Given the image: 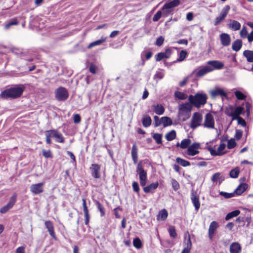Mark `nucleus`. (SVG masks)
<instances>
[{
    "label": "nucleus",
    "mask_w": 253,
    "mask_h": 253,
    "mask_svg": "<svg viewBox=\"0 0 253 253\" xmlns=\"http://www.w3.org/2000/svg\"><path fill=\"white\" fill-rule=\"evenodd\" d=\"M162 11L161 10L158 11L154 15L153 17V21L154 22H157L158 21L161 17L162 16Z\"/></svg>",
    "instance_id": "864d4df0"
},
{
    "label": "nucleus",
    "mask_w": 253,
    "mask_h": 253,
    "mask_svg": "<svg viewBox=\"0 0 253 253\" xmlns=\"http://www.w3.org/2000/svg\"><path fill=\"white\" fill-rule=\"evenodd\" d=\"M241 252V247L237 242H234L231 244L230 246V253H240Z\"/></svg>",
    "instance_id": "393cba45"
},
{
    "label": "nucleus",
    "mask_w": 253,
    "mask_h": 253,
    "mask_svg": "<svg viewBox=\"0 0 253 253\" xmlns=\"http://www.w3.org/2000/svg\"><path fill=\"white\" fill-rule=\"evenodd\" d=\"M174 95L175 97L181 100H184L186 99L187 97V95L186 94L178 91L174 92Z\"/></svg>",
    "instance_id": "c03bdc74"
},
{
    "label": "nucleus",
    "mask_w": 253,
    "mask_h": 253,
    "mask_svg": "<svg viewBox=\"0 0 253 253\" xmlns=\"http://www.w3.org/2000/svg\"><path fill=\"white\" fill-rule=\"evenodd\" d=\"M132 186L133 191L135 192L138 193L140 189L138 183L136 181H134L132 183Z\"/></svg>",
    "instance_id": "e2e57ef3"
},
{
    "label": "nucleus",
    "mask_w": 253,
    "mask_h": 253,
    "mask_svg": "<svg viewBox=\"0 0 253 253\" xmlns=\"http://www.w3.org/2000/svg\"><path fill=\"white\" fill-rule=\"evenodd\" d=\"M229 27L234 31L239 30L241 28V24L236 20H233L229 25Z\"/></svg>",
    "instance_id": "f704fd0d"
},
{
    "label": "nucleus",
    "mask_w": 253,
    "mask_h": 253,
    "mask_svg": "<svg viewBox=\"0 0 253 253\" xmlns=\"http://www.w3.org/2000/svg\"><path fill=\"white\" fill-rule=\"evenodd\" d=\"M191 143V140L190 139H184L182 140L180 143L177 142L176 144V147H180L181 149H185L188 148V147L190 145Z\"/></svg>",
    "instance_id": "a878e982"
},
{
    "label": "nucleus",
    "mask_w": 253,
    "mask_h": 253,
    "mask_svg": "<svg viewBox=\"0 0 253 253\" xmlns=\"http://www.w3.org/2000/svg\"><path fill=\"white\" fill-rule=\"evenodd\" d=\"M152 120L149 116L144 117L142 120V124L144 127H148L151 124Z\"/></svg>",
    "instance_id": "ea45409f"
},
{
    "label": "nucleus",
    "mask_w": 253,
    "mask_h": 253,
    "mask_svg": "<svg viewBox=\"0 0 253 253\" xmlns=\"http://www.w3.org/2000/svg\"><path fill=\"white\" fill-rule=\"evenodd\" d=\"M133 244L134 247L137 249H139L142 247V243L138 238H135L133 240Z\"/></svg>",
    "instance_id": "79ce46f5"
},
{
    "label": "nucleus",
    "mask_w": 253,
    "mask_h": 253,
    "mask_svg": "<svg viewBox=\"0 0 253 253\" xmlns=\"http://www.w3.org/2000/svg\"><path fill=\"white\" fill-rule=\"evenodd\" d=\"M164 42V38L162 36H160L157 39L155 44L157 46H160L163 44Z\"/></svg>",
    "instance_id": "6e6d98bb"
},
{
    "label": "nucleus",
    "mask_w": 253,
    "mask_h": 253,
    "mask_svg": "<svg viewBox=\"0 0 253 253\" xmlns=\"http://www.w3.org/2000/svg\"><path fill=\"white\" fill-rule=\"evenodd\" d=\"M240 213V211L239 210H235L230 212L226 215L225 217V220H228L234 217H236L238 216Z\"/></svg>",
    "instance_id": "e433bc0d"
},
{
    "label": "nucleus",
    "mask_w": 253,
    "mask_h": 253,
    "mask_svg": "<svg viewBox=\"0 0 253 253\" xmlns=\"http://www.w3.org/2000/svg\"><path fill=\"white\" fill-rule=\"evenodd\" d=\"M97 70V68L96 66H95V64H91L89 67V71L94 74L96 73V71Z\"/></svg>",
    "instance_id": "0e129e2a"
},
{
    "label": "nucleus",
    "mask_w": 253,
    "mask_h": 253,
    "mask_svg": "<svg viewBox=\"0 0 253 253\" xmlns=\"http://www.w3.org/2000/svg\"><path fill=\"white\" fill-rule=\"evenodd\" d=\"M136 172L139 175L140 184L141 186H144L147 181V172L142 168L141 162H139L137 167Z\"/></svg>",
    "instance_id": "39448f33"
},
{
    "label": "nucleus",
    "mask_w": 253,
    "mask_h": 253,
    "mask_svg": "<svg viewBox=\"0 0 253 253\" xmlns=\"http://www.w3.org/2000/svg\"><path fill=\"white\" fill-rule=\"evenodd\" d=\"M69 97V93L67 90L63 87L57 88L55 91V99L59 101H63L66 100Z\"/></svg>",
    "instance_id": "423d86ee"
},
{
    "label": "nucleus",
    "mask_w": 253,
    "mask_h": 253,
    "mask_svg": "<svg viewBox=\"0 0 253 253\" xmlns=\"http://www.w3.org/2000/svg\"><path fill=\"white\" fill-rule=\"evenodd\" d=\"M207 98V95L206 94L198 93L195 95H190L188 100L191 105L199 108L206 103Z\"/></svg>",
    "instance_id": "f03ea898"
},
{
    "label": "nucleus",
    "mask_w": 253,
    "mask_h": 253,
    "mask_svg": "<svg viewBox=\"0 0 253 253\" xmlns=\"http://www.w3.org/2000/svg\"><path fill=\"white\" fill-rule=\"evenodd\" d=\"M44 183L41 182L32 184L30 187V190L34 194L37 195L43 192Z\"/></svg>",
    "instance_id": "9b49d317"
},
{
    "label": "nucleus",
    "mask_w": 253,
    "mask_h": 253,
    "mask_svg": "<svg viewBox=\"0 0 253 253\" xmlns=\"http://www.w3.org/2000/svg\"><path fill=\"white\" fill-rule=\"evenodd\" d=\"M152 137L157 144L162 143V134L157 133H154L152 135Z\"/></svg>",
    "instance_id": "a18cd8bd"
},
{
    "label": "nucleus",
    "mask_w": 253,
    "mask_h": 253,
    "mask_svg": "<svg viewBox=\"0 0 253 253\" xmlns=\"http://www.w3.org/2000/svg\"><path fill=\"white\" fill-rule=\"evenodd\" d=\"M172 186L173 189L176 191L179 188V185L178 182L175 179H172L171 181Z\"/></svg>",
    "instance_id": "052dcab7"
},
{
    "label": "nucleus",
    "mask_w": 253,
    "mask_h": 253,
    "mask_svg": "<svg viewBox=\"0 0 253 253\" xmlns=\"http://www.w3.org/2000/svg\"><path fill=\"white\" fill-rule=\"evenodd\" d=\"M244 111V108L242 107L238 106L233 110L231 113L227 114L229 116L232 117V120H236L239 118V115L242 114Z\"/></svg>",
    "instance_id": "a211bd4d"
},
{
    "label": "nucleus",
    "mask_w": 253,
    "mask_h": 253,
    "mask_svg": "<svg viewBox=\"0 0 253 253\" xmlns=\"http://www.w3.org/2000/svg\"><path fill=\"white\" fill-rule=\"evenodd\" d=\"M137 153H138V149L137 148V146H136V144L134 143L133 144L132 149H131V157H138Z\"/></svg>",
    "instance_id": "603ef678"
},
{
    "label": "nucleus",
    "mask_w": 253,
    "mask_h": 253,
    "mask_svg": "<svg viewBox=\"0 0 253 253\" xmlns=\"http://www.w3.org/2000/svg\"><path fill=\"white\" fill-rule=\"evenodd\" d=\"M191 200L195 207V210L198 211L200 206L199 197L195 194H193L191 197Z\"/></svg>",
    "instance_id": "7c9ffc66"
},
{
    "label": "nucleus",
    "mask_w": 253,
    "mask_h": 253,
    "mask_svg": "<svg viewBox=\"0 0 253 253\" xmlns=\"http://www.w3.org/2000/svg\"><path fill=\"white\" fill-rule=\"evenodd\" d=\"M192 247V243L191 241L190 235H188L187 239H186V246L182 250L181 253H190V251Z\"/></svg>",
    "instance_id": "cd10ccee"
},
{
    "label": "nucleus",
    "mask_w": 253,
    "mask_h": 253,
    "mask_svg": "<svg viewBox=\"0 0 253 253\" xmlns=\"http://www.w3.org/2000/svg\"><path fill=\"white\" fill-rule=\"evenodd\" d=\"M172 52V51L171 49L167 48L165 50V52H161L158 53L155 56L156 61L157 62H159L164 59L169 58L170 57Z\"/></svg>",
    "instance_id": "f8f14e48"
},
{
    "label": "nucleus",
    "mask_w": 253,
    "mask_h": 253,
    "mask_svg": "<svg viewBox=\"0 0 253 253\" xmlns=\"http://www.w3.org/2000/svg\"><path fill=\"white\" fill-rule=\"evenodd\" d=\"M83 201V211L84 212V215L85 217V224L87 225L89 221L90 216L88 212V211L87 209V207L86 206V201L85 199H82Z\"/></svg>",
    "instance_id": "412c9836"
},
{
    "label": "nucleus",
    "mask_w": 253,
    "mask_h": 253,
    "mask_svg": "<svg viewBox=\"0 0 253 253\" xmlns=\"http://www.w3.org/2000/svg\"><path fill=\"white\" fill-rule=\"evenodd\" d=\"M159 186V183L156 182L152 183L150 185L143 187V191L146 193H153L155 189H156Z\"/></svg>",
    "instance_id": "4be33fe9"
},
{
    "label": "nucleus",
    "mask_w": 253,
    "mask_h": 253,
    "mask_svg": "<svg viewBox=\"0 0 253 253\" xmlns=\"http://www.w3.org/2000/svg\"><path fill=\"white\" fill-rule=\"evenodd\" d=\"M169 233L170 236L173 238H175L177 236V234L174 226H171L169 227Z\"/></svg>",
    "instance_id": "09e8293b"
},
{
    "label": "nucleus",
    "mask_w": 253,
    "mask_h": 253,
    "mask_svg": "<svg viewBox=\"0 0 253 253\" xmlns=\"http://www.w3.org/2000/svg\"><path fill=\"white\" fill-rule=\"evenodd\" d=\"M239 174V169L236 168L231 170L230 172V176L232 178H237Z\"/></svg>",
    "instance_id": "49530a36"
},
{
    "label": "nucleus",
    "mask_w": 253,
    "mask_h": 253,
    "mask_svg": "<svg viewBox=\"0 0 253 253\" xmlns=\"http://www.w3.org/2000/svg\"><path fill=\"white\" fill-rule=\"evenodd\" d=\"M187 52L185 50H181L179 54L178 58L177 59V61L181 62L183 61L186 57Z\"/></svg>",
    "instance_id": "de8ad7c7"
},
{
    "label": "nucleus",
    "mask_w": 253,
    "mask_h": 253,
    "mask_svg": "<svg viewBox=\"0 0 253 253\" xmlns=\"http://www.w3.org/2000/svg\"><path fill=\"white\" fill-rule=\"evenodd\" d=\"M106 40V39H101L98 40H97L96 41H94L93 42H91L89 43V44L88 45V48H91L93 46L100 45L102 44L103 42H104Z\"/></svg>",
    "instance_id": "58836bf2"
},
{
    "label": "nucleus",
    "mask_w": 253,
    "mask_h": 253,
    "mask_svg": "<svg viewBox=\"0 0 253 253\" xmlns=\"http://www.w3.org/2000/svg\"><path fill=\"white\" fill-rule=\"evenodd\" d=\"M219 194L225 198H230L234 195V193H229L224 192H220Z\"/></svg>",
    "instance_id": "bf43d9fd"
},
{
    "label": "nucleus",
    "mask_w": 253,
    "mask_h": 253,
    "mask_svg": "<svg viewBox=\"0 0 253 253\" xmlns=\"http://www.w3.org/2000/svg\"><path fill=\"white\" fill-rule=\"evenodd\" d=\"M211 180L213 182H215L217 181L218 180H221V181H222L223 178L220 176V173L219 172H216L212 175Z\"/></svg>",
    "instance_id": "8fccbe9b"
},
{
    "label": "nucleus",
    "mask_w": 253,
    "mask_h": 253,
    "mask_svg": "<svg viewBox=\"0 0 253 253\" xmlns=\"http://www.w3.org/2000/svg\"><path fill=\"white\" fill-rule=\"evenodd\" d=\"M45 136H46V143L48 144H50L51 143L50 137H52L51 136V133H50V131L48 130V131H45Z\"/></svg>",
    "instance_id": "13d9d810"
},
{
    "label": "nucleus",
    "mask_w": 253,
    "mask_h": 253,
    "mask_svg": "<svg viewBox=\"0 0 253 253\" xmlns=\"http://www.w3.org/2000/svg\"><path fill=\"white\" fill-rule=\"evenodd\" d=\"M171 120L168 117H163L161 118V124L166 127L172 125Z\"/></svg>",
    "instance_id": "c9c22d12"
},
{
    "label": "nucleus",
    "mask_w": 253,
    "mask_h": 253,
    "mask_svg": "<svg viewBox=\"0 0 253 253\" xmlns=\"http://www.w3.org/2000/svg\"><path fill=\"white\" fill-rule=\"evenodd\" d=\"M152 108L155 113L159 115H162L165 111L164 107L161 104L153 105Z\"/></svg>",
    "instance_id": "bb28decb"
},
{
    "label": "nucleus",
    "mask_w": 253,
    "mask_h": 253,
    "mask_svg": "<svg viewBox=\"0 0 253 253\" xmlns=\"http://www.w3.org/2000/svg\"><path fill=\"white\" fill-rule=\"evenodd\" d=\"M16 195L14 194L10 197L9 201L8 202L7 204L0 209V212L1 213H4L6 212L7 211H8L13 206V205L16 202Z\"/></svg>",
    "instance_id": "ddd939ff"
},
{
    "label": "nucleus",
    "mask_w": 253,
    "mask_h": 253,
    "mask_svg": "<svg viewBox=\"0 0 253 253\" xmlns=\"http://www.w3.org/2000/svg\"><path fill=\"white\" fill-rule=\"evenodd\" d=\"M42 154L44 157L45 158H51L52 157V154L50 150H43L42 151Z\"/></svg>",
    "instance_id": "69168bd1"
},
{
    "label": "nucleus",
    "mask_w": 253,
    "mask_h": 253,
    "mask_svg": "<svg viewBox=\"0 0 253 253\" xmlns=\"http://www.w3.org/2000/svg\"><path fill=\"white\" fill-rule=\"evenodd\" d=\"M19 24L18 21L15 18L12 19L10 21L8 22L7 23H6L5 26L4 28L5 29H9L11 26L13 25H17Z\"/></svg>",
    "instance_id": "37998d69"
},
{
    "label": "nucleus",
    "mask_w": 253,
    "mask_h": 253,
    "mask_svg": "<svg viewBox=\"0 0 253 253\" xmlns=\"http://www.w3.org/2000/svg\"><path fill=\"white\" fill-rule=\"evenodd\" d=\"M168 215V211L166 210L163 209L160 211L157 216V220H165L166 219Z\"/></svg>",
    "instance_id": "473e14b6"
},
{
    "label": "nucleus",
    "mask_w": 253,
    "mask_h": 253,
    "mask_svg": "<svg viewBox=\"0 0 253 253\" xmlns=\"http://www.w3.org/2000/svg\"><path fill=\"white\" fill-rule=\"evenodd\" d=\"M236 142L233 139H231L228 141L227 147L228 149H232L236 146Z\"/></svg>",
    "instance_id": "5fc2aeb1"
},
{
    "label": "nucleus",
    "mask_w": 253,
    "mask_h": 253,
    "mask_svg": "<svg viewBox=\"0 0 253 253\" xmlns=\"http://www.w3.org/2000/svg\"><path fill=\"white\" fill-rule=\"evenodd\" d=\"M248 187V186L247 184L242 183L238 186V187L235 190V192L238 195H241L247 190Z\"/></svg>",
    "instance_id": "c756f323"
},
{
    "label": "nucleus",
    "mask_w": 253,
    "mask_h": 253,
    "mask_svg": "<svg viewBox=\"0 0 253 253\" xmlns=\"http://www.w3.org/2000/svg\"><path fill=\"white\" fill-rule=\"evenodd\" d=\"M210 93L212 98H214L217 96L226 97L227 94L223 89L219 87H215L211 90Z\"/></svg>",
    "instance_id": "2eb2a0df"
},
{
    "label": "nucleus",
    "mask_w": 253,
    "mask_h": 253,
    "mask_svg": "<svg viewBox=\"0 0 253 253\" xmlns=\"http://www.w3.org/2000/svg\"><path fill=\"white\" fill-rule=\"evenodd\" d=\"M202 116L199 113H195L191 121L190 127L193 129L200 126L202 121Z\"/></svg>",
    "instance_id": "1a4fd4ad"
},
{
    "label": "nucleus",
    "mask_w": 253,
    "mask_h": 253,
    "mask_svg": "<svg viewBox=\"0 0 253 253\" xmlns=\"http://www.w3.org/2000/svg\"><path fill=\"white\" fill-rule=\"evenodd\" d=\"M230 10V6L229 5H225L222 9L219 16L215 18L214 25L217 26L222 22L226 17Z\"/></svg>",
    "instance_id": "6e6552de"
},
{
    "label": "nucleus",
    "mask_w": 253,
    "mask_h": 253,
    "mask_svg": "<svg viewBox=\"0 0 253 253\" xmlns=\"http://www.w3.org/2000/svg\"><path fill=\"white\" fill-rule=\"evenodd\" d=\"M11 51L13 54L18 56L25 54V52L24 51L23 49L19 47H12L11 48Z\"/></svg>",
    "instance_id": "72a5a7b5"
},
{
    "label": "nucleus",
    "mask_w": 253,
    "mask_h": 253,
    "mask_svg": "<svg viewBox=\"0 0 253 253\" xmlns=\"http://www.w3.org/2000/svg\"><path fill=\"white\" fill-rule=\"evenodd\" d=\"M176 161L177 163L179 164L183 167H187L190 166V163L188 161L179 157L176 159Z\"/></svg>",
    "instance_id": "a19ab883"
},
{
    "label": "nucleus",
    "mask_w": 253,
    "mask_h": 253,
    "mask_svg": "<svg viewBox=\"0 0 253 253\" xmlns=\"http://www.w3.org/2000/svg\"><path fill=\"white\" fill-rule=\"evenodd\" d=\"M97 208L100 212L101 216H103L105 215L104 208L103 206L99 202L97 203Z\"/></svg>",
    "instance_id": "4d7b16f0"
},
{
    "label": "nucleus",
    "mask_w": 253,
    "mask_h": 253,
    "mask_svg": "<svg viewBox=\"0 0 253 253\" xmlns=\"http://www.w3.org/2000/svg\"><path fill=\"white\" fill-rule=\"evenodd\" d=\"M192 105L190 103H185L178 106V116L183 121L187 120L190 116L192 110Z\"/></svg>",
    "instance_id": "7ed1b4c3"
},
{
    "label": "nucleus",
    "mask_w": 253,
    "mask_h": 253,
    "mask_svg": "<svg viewBox=\"0 0 253 253\" xmlns=\"http://www.w3.org/2000/svg\"><path fill=\"white\" fill-rule=\"evenodd\" d=\"M24 89L23 85H17L2 91L0 96L3 98H18L22 95Z\"/></svg>",
    "instance_id": "f257e3e1"
},
{
    "label": "nucleus",
    "mask_w": 253,
    "mask_h": 253,
    "mask_svg": "<svg viewBox=\"0 0 253 253\" xmlns=\"http://www.w3.org/2000/svg\"><path fill=\"white\" fill-rule=\"evenodd\" d=\"M203 126L208 128L213 129L214 128V120L211 114L208 113L206 115Z\"/></svg>",
    "instance_id": "9d476101"
},
{
    "label": "nucleus",
    "mask_w": 253,
    "mask_h": 253,
    "mask_svg": "<svg viewBox=\"0 0 253 253\" xmlns=\"http://www.w3.org/2000/svg\"><path fill=\"white\" fill-rule=\"evenodd\" d=\"M244 56L247 58L249 62H253V51L246 50L243 52Z\"/></svg>",
    "instance_id": "2f4dec72"
},
{
    "label": "nucleus",
    "mask_w": 253,
    "mask_h": 253,
    "mask_svg": "<svg viewBox=\"0 0 253 253\" xmlns=\"http://www.w3.org/2000/svg\"><path fill=\"white\" fill-rule=\"evenodd\" d=\"M180 3L179 0H173L169 2L166 3L162 8V10L164 11V14L168 15L170 13L172 10V8L179 5Z\"/></svg>",
    "instance_id": "0eeeda50"
},
{
    "label": "nucleus",
    "mask_w": 253,
    "mask_h": 253,
    "mask_svg": "<svg viewBox=\"0 0 253 253\" xmlns=\"http://www.w3.org/2000/svg\"><path fill=\"white\" fill-rule=\"evenodd\" d=\"M240 36L242 38H246L248 35V31L246 27H244L240 32Z\"/></svg>",
    "instance_id": "338daca9"
},
{
    "label": "nucleus",
    "mask_w": 253,
    "mask_h": 253,
    "mask_svg": "<svg viewBox=\"0 0 253 253\" xmlns=\"http://www.w3.org/2000/svg\"><path fill=\"white\" fill-rule=\"evenodd\" d=\"M242 136V131L240 130H236L235 137L237 140L241 139Z\"/></svg>",
    "instance_id": "774afa93"
},
{
    "label": "nucleus",
    "mask_w": 253,
    "mask_h": 253,
    "mask_svg": "<svg viewBox=\"0 0 253 253\" xmlns=\"http://www.w3.org/2000/svg\"><path fill=\"white\" fill-rule=\"evenodd\" d=\"M242 46V41L241 40H237L235 41L232 45V48L235 51H238Z\"/></svg>",
    "instance_id": "c85d7f7f"
},
{
    "label": "nucleus",
    "mask_w": 253,
    "mask_h": 253,
    "mask_svg": "<svg viewBox=\"0 0 253 253\" xmlns=\"http://www.w3.org/2000/svg\"><path fill=\"white\" fill-rule=\"evenodd\" d=\"M154 120L155 122V126L158 127L161 125V119H160L157 116L154 117Z\"/></svg>",
    "instance_id": "680f3d73"
},
{
    "label": "nucleus",
    "mask_w": 253,
    "mask_h": 253,
    "mask_svg": "<svg viewBox=\"0 0 253 253\" xmlns=\"http://www.w3.org/2000/svg\"><path fill=\"white\" fill-rule=\"evenodd\" d=\"M91 175L95 178H100V166L96 164H92L90 167Z\"/></svg>",
    "instance_id": "f3484780"
},
{
    "label": "nucleus",
    "mask_w": 253,
    "mask_h": 253,
    "mask_svg": "<svg viewBox=\"0 0 253 253\" xmlns=\"http://www.w3.org/2000/svg\"><path fill=\"white\" fill-rule=\"evenodd\" d=\"M225 144L222 143L220 144L217 150L213 149L211 147H209L208 150L212 156H220L224 154L223 151L225 149Z\"/></svg>",
    "instance_id": "dca6fc26"
},
{
    "label": "nucleus",
    "mask_w": 253,
    "mask_h": 253,
    "mask_svg": "<svg viewBox=\"0 0 253 253\" xmlns=\"http://www.w3.org/2000/svg\"><path fill=\"white\" fill-rule=\"evenodd\" d=\"M218 224L216 221H212L209 226L208 234L211 240H212L214 233L217 228Z\"/></svg>",
    "instance_id": "aec40b11"
},
{
    "label": "nucleus",
    "mask_w": 253,
    "mask_h": 253,
    "mask_svg": "<svg viewBox=\"0 0 253 253\" xmlns=\"http://www.w3.org/2000/svg\"><path fill=\"white\" fill-rule=\"evenodd\" d=\"M223 64H209L208 66L199 70L196 72V75L198 77H202L207 73L213 71L214 69H221L223 68Z\"/></svg>",
    "instance_id": "20e7f679"
},
{
    "label": "nucleus",
    "mask_w": 253,
    "mask_h": 253,
    "mask_svg": "<svg viewBox=\"0 0 253 253\" xmlns=\"http://www.w3.org/2000/svg\"><path fill=\"white\" fill-rule=\"evenodd\" d=\"M200 147V144L198 143H194L190 145L187 148V154L189 156H195L199 153L198 150Z\"/></svg>",
    "instance_id": "4468645a"
},
{
    "label": "nucleus",
    "mask_w": 253,
    "mask_h": 253,
    "mask_svg": "<svg viewBox=\"0 0 253 253\" xmlns=\"http://www.w3.org/2000/svg\"><path fill=\"white\" fill-rule=\"evenodd\" d=\"M235 95L237 98L239 100H244L246 98V96L244 95L242 92L237 90L235 92Z\"/></svg>",
    "instance_id": "3c124183"
},
{
    "label": "nucleus",
    "mask_w": 253,
    "mask_h": 253,
    "mask_svg": "<svg viewBox=\"0 0 253 253\" xmlns=\"http://www.w3.org/2000/svg\"><path fill=\"white\" fill-rule=\"evenodd\" d=\"M50 133L52 137H54L56 141L60 143H63L64 141V137L62 135L54 130H51Z\"/></svg>",
    "instance_id": "5701e85b"
},
{
    "label": "nucleus",
    "mask_w": 253,
    "mask_h": 253,
    "mask_svg": "<svg viewBox=\"0 0 253 253\" xmlns=\"http://www.w3.org/2000/svg\"><path fill=\"white\" fill-rule=\"evenodd\" d=\"M44 225L47 228L50 235L52 238L56 239V236L54 230V227L52 222L50 221H46L44 222Z\"/></svg>",
    "instance_id": "b1692460"
},
{
    "label": "nucleus",
    "mask_w": 253,
    "mask_h": 253,
    "mask_svg": "<svg viewBox=\"0 0 253 253\" xmlns=\"http://www.w3.org/2000/svg\"><path fill=\"white\" fill-rule=\"evenodd\" d=\"M166 139L168 141H172L176 137V132L174 130H171L168 132L165 136Z\"/></svg>",
    "instance_id": "4c0bfd02"
},
{
    "label": "nucleus",
    "mask_w": 253,
    "mask_h": 253,
    "mask_svg": "<svg viewBox=\"0 0 253 253\" xmlns=\"http://www.w3.org/2000/svg\"><path fill=\"white\" fill-rule=\"evenodd\" d=\"M220 39L221 43L223 46H227L230 45L231 39L229 34L222 33L220 35Z\"/></svg>",
    "instance_id": "6ab92c4d"
}]
</instances>
